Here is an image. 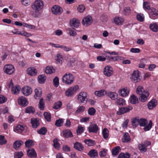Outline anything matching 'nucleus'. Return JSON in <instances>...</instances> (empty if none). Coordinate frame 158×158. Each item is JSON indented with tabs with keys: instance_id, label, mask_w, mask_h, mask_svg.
<instances>
[{
	"instance_id": "f257e3e1",
	"label": "nucleus",
	"mask_w": 158,
	"mask_h": 158,
	"mask_svg": "<svg viewBox=\"0 0 158 158\" xmlns=\"http://www.w3.org/2000/svg\"><path fill=\"white\" fill-rule=\"evenodd\" d=\"M148 122L145 118H139V124L140 126L144 127L143 130L145 131H149L152 127V123L151 120H150L148 125Z\"/></svg>"
},
{
	"instance_id": "f03ea898",
	"label": "nucleus",
	"mask_w": 158,
	"mask_h": 158,
	"mask_svg": "<svg viewBox=\"0 0 158 158\" xmlns=\"http://www.w3.org/2000/svg\"><path fill=\"white\" fill-rule=\"evenodd\" d=\"M75 77L70 73H67L65 74L62 77V82L67 85H70L73 82Z\"/></svg>"
},
{
	"instance_id": "7ed1b4c3",
	"label": "nucleus",
	"mask_w": 158,
	"mask_h": 158,
	"mask_svg": "<svg viewBox=\"0 0 158 158\" xmlns=\"http://www.w3.org/2000/svg\"><path fill=\"white\" fill-rule=\"evenodd\" d=\"M88 95L85 92H81L78 96V101L82 103H86L88 100Z\"/></svg>"
},
{
	"instance_id": "20e7f679",
	"label": "nucleus",
	"mask_w": 158,
	"mask_h": 158,
	"mask_svg": "<svg viewBox=\"0 0 158 158\" xmlns=\"http://www.w3.org/2000/svg\"><path fill=\"white\" fill-rule=\"evenodd\" d=\"M43 2L40 0H38L35 1L33 5H32L31 7L35 12H37L43 8Z\"/></svg>"
},
{
	"instance_id": "39448f33",
	"label": "nucleus",
	"mask_w": 158,
	"mask_h": 158,
	"mask_svg": "<svg viewBox=\"0 0 158 158\" xmlns=\"http://www.w3.org/2000/svg\"><path fill=\"white\" fill-rule=\"evenodd\" d=\"M78 88L79 86L77 85L71 87L65 91V94L67 97H71L73 95Z\"/></svg>"
},
{
	"instance_id": "423d86ee",
	"label": "nucleus",
	"mask_w": 158,
	"mask_h": 158,
	"mask_svg": "<svg viewBox=\"0 0 158 158\" xmlns=\"http://www.w3.org/2000/svg\"><path fill=\"white\" fill-rule=\"evenodd\" d=\"M3 70L5 73L11 75L14 72L15 69L14 66L12 64H7L4 66Z\"/></svg>"
},
{
	"instance_id": "0eeeda50",
	"label": "nucleus",
	"mask_w": 158,
	"mask_h": 158,
	"mask_svg": "<svg viewBox=\"0 0 158 158\" xmlns=\"http://www.w3.org/2000/svg\"><path fill=\"white\" fill-rule=\"evenodd\" d=\"M103 73L106 76L110 77L113 75L114 71L113 69L110 66L107 65L104 68Z\"/></svg>"
},
{
	"instance_id": "6e6552de",
	"label": "nucleus",
	"mask_w": 158,
	"mask_h": 158,
	"mask_svg": "<svg viewBox=\"0 0 158 158\" xmlns=\"http://www.w3.org/2000/svg\"><path fill=\"white\" fill-rule=\"evenodd\" d=\"M132 109V107L131 106H128L125 107H121L118 110L117 112V114L121 115L124 113H127Z\"/></svg>"
},
{
	"instance_id": "1a4fd4ad",
	"label": "nucleus",
	"mask_w": 158,
	"mask_h": 158,
	"mask_svg": "<svg viewBox=\"0 0 158 158\" xmlns=\"http://www.w3.org/2000/svg\"><path fill=\"white\" fill-rule=\"evenodd\" d=\"M51 10L53 14L56 15H60L63 11L62 8L57 5L53 6L51 9Z\"/></svg>"
},
{
	"instance_id": "9d476101",
	"label": "nucleus",
	"mask_w": 158,
	"mask_h": 158,
	"mask_svg": "<svg viewBox=\"0 0 158 158\" xmlns=\"http://www.w3.org/2000/svg\"><path fill=\"white\" fill-rule=\"evenodd\" d=\"M132 81L136 83L139 81L141 79L138 71H134L131 77Z\"/></svg>"
},
{
	"instance_id": "9b49d317",
	"label": "nucleus",
	"mask_w": 158,
	"mask_h": 158,
	"mask_svg": "<svg viewBox=\"0 0 158 158\" xmlns=\"http://www.w3.org/2000/svg\"><path fill=\"white\" fill-rule=\"evenodd\" d=\"M92 21V17L90 16H87L82 19V23L83 25L87 26L90 25Z\"/></svg>"
},
{
	"instance_id": "f8f14e48",
	"label": "nucleus",
	"mask_w": 158,
	"mask_h": 158,
	"mask_svg": "<svg viewBox=\"0 0 158 158\" xmlns=\"http://www.w3.org/2000/svg\"><path fill=\"white\" fill-rule=\"evenodd\" d=\"M80 21L77 19L73 18L70 20V26L73 29L78 28L79 26Z\"/></svg>"
},
{
	"instance_id": "ddd939ff",
	"label": "nucleus",
	"mask_w": 158,
	"mask_h": 158,
	"mask_svg": "<svg viewBox=\"0 0 158 158\" xmlns=\"http://www.w3.org/2000/svg\"><path fill=\"white\" fill-rule=\"evenodd\" d=\"M22 92L26 96H28L32 92V89L29 86H25L22 89Z\"/></svg>"
},
{
	"instance_id": "4468645a",
	"label": "nucleus",
	"mask_w": 158,
	"mask_h": 158,
	"mask_svg": "<svg viewBox=\"0 0 158 158\" xmlns=\"http://www.w3.org/2000/svg\"><path fill=\"white\" fill-rule=\"evenodd\" d=\"M18 103L23 106H25L27 105L28 102L27 99L24 97H21L18 99Z\"/></svg>"
},
{
	"instance_id": "2eb2a0df",
	"label": "nucleus",
	"mask_w": 158,
	"mask_h": 158,
	"mask_svg": "<svg viewBox=\"0 0 158 158\" xmlns=\"http://www.w3.org/2000/svg\"><path fill=\"white\" fill-rule=\"evenodd\" d=\"M35 94L34 96V98L36 99H39L41 96L42 91L41 88L37 87L35 90Z\"/></svg>"
},
{
	"instance_id": "dca6fc26",
	"label": "nucleus",
	"mask_w": 158,
	"mask_h": 158,
	"mask_svg": "<svg viewBox=\"0 0 158 158\" xmlns=\"http://www.w3.org/2000/svg\"><path fill=\"white\" fill-rule=\"evenodd\" d=\"M31 123L32 127L33 128H37L40 125L39 119L37 118H31Z\"/></svg>"
},
{
	"instance_id": "f3484780",
	"label": "nucleus",
	"mask_w": 158,
	"mask_h": 158,
	"mask_svg": "<svg viewBox=\"0 0 158 158\" xmlns=\"http://www.w3.org/2000/svg\"><path fill=\"white\" fill-rule=\"evenodd\" d=\"M27 155L29 157H37L36 153L35 150L31 148L27 151Z\"/></svg>"
},
{
	"instance_id": "a211bd4d",
	"label": "nucleus",
	"mask_w": 158,
	"mask_h": 158,
	"mask_svg": "<svg viewBox=\"0 0 158 158\" xmlns=\"http://www.w3.org/2000/svg\"><path fill=\"white\" fill-rule=\"evenodd\" d=\"M157 104V101L155 99H152L148 104V107L149 109L151 110L155 107Z\"/></svg>"
},
{
	"instance_id": "6ab92c4d",
	"label": "nucleus",
	"mask_w": 158,
	"mask_h": 158,
	"mask_svg": "<svg viewBox=\"0 0 158 158\" xmlns=\"http://www.w3.org/2000/svg\"><path fill=\"white\" fill-rule=\"evenodd\" d=\"M113 20L114 23L117 25L122 24L124 21L123 18L119 17H116Z\"/></svg>"
},
{
	"instance_id": "aec40b11",
	"label": "nucleus",
	"mask_w": 158,
	"mask_h": 158,
	"mask_svg": "<svg viewBox=\"0 0 158 158\" xmlns=\"http://www.w3.org/2000/svg\"><path fill=\"white\" fill-rule=\"evenodd\" d=\"M98 129V126L95 124H93L89 127V131L90 132L96 133Z\"/></svg>"
},
{
	"instance_id": "412c9836",
	"label": "nucleus",
	"mask_w": 158,
	"mask_h": 158,
	"mask_svg": "<svg viewBox=\"0 0 158 158\" xmlns=\"http://www.w3.org/2000/svg\"><path fill=\"white\" fill-rule=\"evenodd\" d=\"M74 148L80 151H81L84 149V147L79 142H76L74 143Z\"/></svg>"
},
{
	"instance_id": "4be33fe9",
	"label": "nucleus",
	"mask_w": 158,
	"mask_h": 158,
	"mask_svg": "<svg viewBox=\"0 0 158 158\" xmlns=\"http://www.w3.org/2000/svg\"><path fill=\"white\" fill-rule=\"evenodd\" d=\"M119 94L123 97L128 95L129 93V91L126 87L119 89Z\"/></svg>"
},
{
	"instance_id": "5701e85b",
	"label": "nucleus",
	"mask_w": 158,
	"mask_h": 158,
	"mask_svg": "<svg viewBox=\"0 0 158 158\" xmlns=\"http://www.w3.org/2000/svg\"><path fill=\"white\" fill-rule=\"evenodd\" d=\"M62 133L63 136L65 138H68L73 137V135L70 130H64L63 131Z\"/></svg>"
},
{
	"instance_id": "b1692460",
	"label": "nucleus",
	"mask_w": 158,
	"mask_h": 158,
	"mask_svg": "<svg viewBox=\"0 0 158 158\" xmlns=\"http://www.w3.org/2000/svg\"><path fill=\"white\" fill-rule=\"evenodd\" d=\"M150 16L151 18L155 17L158 15V11L156 9L152 7L149 10Z\"/></svg>"
},
{
	"instance_id": "393cba45",
	"label": "nucleus",
	"mask_w": 158,
	"mask_h": 158,
	"mask_svg": "<svg viewBox=\"0 0 158 158\" xmlns=\"http://www.w3.org/2000/svg\"><path fill=\"white\" fill-rule=\"evenodd\" d=\"M27 73L31 76H35L37 73V71L34 68H29L27 70Z\"/></svg>"
},
{
	"instance_id": "a878e982",
	"label": "nucleus",
	"mask_w": 158,
	"mask_h": 158,
	"mask_svg": "<svg viewBox=\"0 0 158 158\" xmlns=\"http://www.w3.org/2000/svg\"><path fill=\"white\" fill-rule=\"evenodd\" d=\"M148 92V91H145L144 89L141 86H138L136 89L137 93L140 95L141 94H145V93Z\"/></svg>"
},
{
	"instance_id": "bb28decb",
	"label": "nucleus",
	"mask_w": 158,
	"mask_h": 158,
	"mask_svg": "<svg viewBox=\"0 0 158 158\" xmlns=\"http://www.w3.org/2000/svg\"><path fill=\"white\" fill-rule=\"evenodd\" d=\"M23 144V141L21 140L15 141L13 144L14 148L16 150H18L21 145Z\"/></svg>"
},
{
	"instance_id": "cd10ccee",
	"label": "nucleus",
	"mask_w": 158,
	"mask_h": 158,
	"mask_svg": "<svg viewBox=\"0 0 158 158\" xmlns=\"http://www.w3.org/2000/svg\"><path fill=\"white\" fill-rule=\"evenodd\" d=\"M131 124L132 126L136 127L138 125V123L139 124V118L138 117H136L131 119Z\"/></svg>"
},
{
	"instance_id": "c85d7f7f",
	"label": "nucleus",
	"mask_w": 158,
	"mask_h": 158,
	"mask_svg": "<svg viewBox=\"0 0 158 158\" xmlns=\"http://www.w3.org/2000/svg\"><path fill=\"white\" fill-rule=\"evenodd\" d=\"M55 60L57 61L58 63L61 64L63 58L60 53H58L56 54L55 57Z\"/></svg>"
},
{
	"instance_id": "c756f323",
	"label": "nucleus",
	"mask_w": 158,
	"mask_h": 158,
	"mask_svg": "<svg viewBox=\"0 0 158 158\" xmlns=\"http://www.w3.org/2000/svg\"><path fill=\"white\" fill-rule=\"evenodd\" d=\"M88 155L91 157L94 158L98 156V152L96 150L92 149L89 151Z\"/></svg>"
},
{
	"instance_id": "7c9ffc66",
	"label": "nucleus",
	"mask_w": 158,
	"mask_h": 158,
	"mask_svg": "<svg viewBox=\"0 0 158 158\" xmlns=\"http://www.w3.org/2000/svg\"><path fill=\"white\" fill-rule=\"evenodd\" d=\"M149 95V92L145 93V94H141L140 95V97L139 98V100L141 102H145L147 99V98Z\"/></svg>"
},
{
	"instance_id": "2f4dec72",
	"label": "nucleus",
	"mask_w": 158,
	"mask_h": 158,
	"mask_svg": "<svg viewBox=\"0 0 158 158\" xmlns=\"http://www.w3.org/2000/svg\"><path fill=\"white\" fill-rule=\"evenodd\" d=\"M55 70L52 66H47L45 69V72L47 74H51L54 73Z\"/></svg>"
},
{
	"instance_id": "473e14b6",
	"label": "nucleus",
	"mask_w": 158,
	"mask_h": 158,
	"mask_svg": "<svg viewBox=\"0 0 158 158\" xmlns=\"http://www.w3.org/2000/svg\"><path fill=\"white\" fill-rule=\"evenodd\" d=\"M38 78L39 82L40 83L43 84L45 82L46 79V77L44 75H41L38 77Z\"/></svg>"
},
{
	"instance_id": "72a5a7b5",
	"label": "nucleus",
	"mask_w": 158,
	"mask_h": 158,
	"mask_svg": "<svg viewBox=\"0 0 158 158\" xmlns=\"http://www.w3.org/2000/svg\"><path fill=\"white\" fill-rule=\"evenodd\" d=\"M121 150L119 146H116L113 149L112 154L113 155L116 156Z\"/></svg>"
},
{
	"instance_id": "f704fd0d",
	"label": "nucleus",
	"mask_w": 158,
	"mask_h": 158,
	"mask_svg": "<svg viewBox=\"0 0 158 158\" xmlns=\"http://www.w3.org/2000/svg\"><path fill=\"white\" fill-rule=\"evenodd\" d=\"M94 93L96 95L99 97H101L106 94V92L104 90H101L100 91H96Z\"/></svg>"
},
{
	"instance_id": "c9c22d12",
	"label": "nucleus",
	"mask_w": 158,
	"mask_h": 158,
	"mask_svg": "<svg viewBox=\"0 0 158 158\" xmlns=\"http://www.w3.org/2000/svg\"><path fill=\"white\" fill-rule=\"evenodd\" d=\"M21 88L19 86L13 87L11 89V91L13 94H16L19 93Z\"/></svg>"
},
{
	"instance_id": "e433bc0d",
	"label": "nucleus",
	"mask_w": 158,
	"mask_h": 158,
	"mask_svg": "<svg viewBox=\"0 0 158 158\" xmlns=\"http://www.w3.org/2000/svg\"><path fill=\"white\" fill-rule=\"evenodd\" d=\"M47 131V129L44 127H42L37 131V132L38 134L43 135H45Z\"/></svg>"
},
{
	"instance_id": "4c0bfd02",
	"label": "nucleus",
	"mask_w": 158,
	"mask_h": 158,
	"mask_svg": "<svg viewBox=\"0 0 158 158\" xmlns=\"http://www.w3.org/2000/svg\"><path fill=\"white\" fill-rule=\"evenodd\" d=\"M138 147L139 150L141 152H145L147 151V148L145 147V145L143 144L142 143L139 144Z\"/></svg>"
},
{
	"instance_id": "58836bf2",
	"label": "nucleus",
	"mask_w": 158,
	"mask_h": 158,
	"mask_svg": "<svg viewBox=\"0 0 158 158\" xmlns=\"http://www.w3.org/2000/svg\"><path fill=\"white\" fill-rule=\"evenodd\" d=\"M107 95L111 98L112 100H115V96H117L118 94L117 93L114 92H110L106 93Z\"/></svg>"
},
{
	"instance_id": "ea45409f",
	"label": "nucleus",
	"mask_w": 158,
	"mask_h": 158,
	"mask_svg": "<svg viewBox=\"0 0 158 158\" xmlns=\"http://www.w3.org/2000/svg\"><path fill=\"white\" fill-rule=\"evenodd\" d=\"M85 143L89 146H93L95 144V141L89 139H85L84 140Z\"/></svg>"
},
{
	"instance_id": "a19ab883",
	"label": "nucleus",
	"mask_w": 158,
	"mask_h": 158,
	"mask_svg": "<svg viewBox=\"0 0 158 158\" xmlns=\"http://www.w3.org/2000/svg\"><path fill=\"white\" fill-rule=\"evenodd\" d=\"M150 28L151 30L154 32L158 31V25L156 24L153 23L150 24Z\"/></svg>"
},
{
	"instance_id": "79ce46f5",
	"label": "nucleus",
	"mask_w": 158,
	"mask_h": 158,
	"mask_svg": "<svg viewBox=\"0 0 158 158\" xmlns=\"http://www.w3.org/2000/svg\"><path fill=\"white\" fill-rule=\"evenodd\" d=\"M130 139V137L128 133H125L123 135V138L122 139V142L124 143L127 142Z\"/></svg>"
},
{
	"instance_id": "37998d69",
	"label": "nucleus",
	"mask_w": 158,
	"mask_h": 158,
	"mask_svg": "<svg viewBox=\"0 0 158 158\" xmlns=\"http://www.w3.org/2000/svg\"><path fill=\"white\" fill-rule=\"evenodd\" d=\"M131 102L133 104H135L138 102V100L136 97L134 95L131 96Z\"/></svg>"
},
{
	"instance_id": "c03bdc74",
	"label": "nucleus",
	"mask_w": 158,
	"mask_h": 158,
	"mask_svg": "<svg viewBox=\"0 0 158 158\" xmlns=\"http://www.w3.org/2000/svg\"><path fill=\"white\" fill-rule=\"evenodd\" d=\"M25 112L28 113H34L35 112V109L32 107L30 106L27 107L25 109Z\"/></svg>"
},
{
	"instance_id": "a18cd8bd",
	"label": "nucleus",
	"mask_w": 158,
	"mask_h": 158,
	"mask_svg": "<svg viewBox=\"0 0 158 158\" xmlns=\"http://www.w3.org/2000/svg\"><path fill=\"white\" fill-rule=\"evenodd\" d=\"M144 18L143 15V14L139 13L137 15L136 19L138 20L140 22H142L144 21Z\"/></svg>"
},
{
	"instance_id": "49530a36",
	"label": "nucleus",
	"mask_w": 158,
	"mask_h": 158,
	"mask_svg": "<svg viewBox=\"0 0 158 158\" xmlns=\"http://www.w3.org/2000/svg\"><path fill=\"white\" fill-rule=\"evenodd\" d=\"M45 118L47 121L50 122L51 120V116L50 114L47 112H45L44 114Z\"/></svg>"
},
{
	"instance_id": "de8ad7c7",
	"label": "nucleus",
	"mask_w": 158,
	"mask_h": 158,
	"mask_svg": "<svg viewBox=\"0 0 158 158\" xmlns=\"http://www.w3.org/2000/svg\"><path fill=\"white\" fill-rule=\"evenodd\" d=\"M130 155L129 153L124 154L123 153H121L118 156V158H129Z\"/></svg>"
},
{
	"instance_id": "09e8293b",
	"label": "nucleus",
	"mask_w": 158,
	"mask_h": 158,
	"mask_svg": "<svg viewBox=\"0 0 158 158\" xmlns=\"http://www.w3.org/2000/svg\"><path fill=\"white\" fill-rule=\"evenodd\" d=\"M39 107L41 110H43L44 107V103L43 101V99L41 98L40 99L39 104Z\"/></svg>"
},
{
	"instance_id": "8fccbe9b",
	"label": "nucleus",
	"mask_w": 158,
	"mask_h": 158,
	"mask_svg": "<svg viewBox=\"0 0 158 158\" xmlns=\"http://www.w3.org/2000/svg\"><path fill=\"white\" fill-rule=\"evenodd\" d=\"M62 105V103L60 101H58L54 104L53 108L56 110L58 109L61 107Z\"/></svg>"
},
{
	"instance_id": "3c124183",
	"label": "nucleus",
	"mask_w": 158,
	"mask_h": 158,
	"mask_svg": "<svg viewBox=\"0 0 158 158\" xmlns=\"http://www.w3.org/2000/svg\"><path fill=\"white\" fill-rule=\"evenodd\" d=\"M63 123V121L62 119H59L56 121L55 125L57 127H60L62 125Z\"/></svg>"
},
{
	"instance_id": "603ef678",
	"label": "nucleus",
	"mask_w": 158,
	"mask_h": 158,
	"mask_svg": "<svg viewBox=\"0 0 158 158\" xmlns=\"http://www.w3.org/2000/svg\"><path fill=\"white\" fill-rule=\"evenodd\" d=\"M103 135L104 139H106L108 138L109 131L106 128H104L103 130Z\"/></svg>"
},
{
	"instance_id": "864d4df0",
	"label": "nucleus",
	"mask_w": 158,
	"mask_h": 158,
	"mask_svg": "<svg viewBox=\"0 0 158 158\" xmlns=\"http://www.w3.org/2000/svg\"><path fill=\"white\" fill-rule=\"evenodd\" d=\"M96 112L95 109L93 107L89 108L88 110V113L90 115H94Z\"/></svg>"
},
{
	"instance_id": "5fc2aeb1",
	"label": "nucleus",
	"mask_w": 158,
	"mask_h": 158,
	"mask_svg": "<svg viewBox=\"0 0 158 158\" xmlns=\"http://www.w3.org/2000/svg\"><path fill=\"white\" fill-rule=\"evenodd\" d=\"M116 103L119 105H125V101L123 98H120L117 100L116 102Z\"/></svg>"
},
{
	"instance_id": "6e6d98bb",
	"label": "nucleus",
	"mask_w": 158,
	"mask_h": 158,
	"mask_svg": "<svg viewBox=\"0 0 158 158\" xmlns=\"http://www.w3.org/2000/svg\"><path fill=\"white\" fill-rule=\"evenodd\" d=\"M24 129V127L23 126L18 125L16 126L15 128V130L18 132H22L23 131Z\"/></svg>"
},
{
	"instance_id": "4d7b16f0",
	"label": "nucleus",
	"mask_w": 158,
	"mask_h": 158,
	"mask_svg": "<svg viewBox=\"0 0 158 158\" xmlns=\"http://www.w3.org/2000/svg\"><path fill=\"white\" fill-rule=\"evenodd\" d=\"M84 130V128L81 126H79L77 130V132L78 135H80L83 133Z\"/></svg>"
},
{
	"instance_id": "13d9d810",
	"label": "nucleus",
	"mask_w": 158,
	"mask_h": 158,
	"mask_svg": "<svg viewBox=\"0 0 158 158\" xmlns=\"http://www.w3.org/2000/svg\"><path fill=\"white\" fill-rule=\"evenodd\" d=\"M25 146L26 148L30 147L33 145V141L32 140L27 141L25 142Z\"/></svg>"
},
{
	"instance_id": "bf43d9fd",
	"label": "nucleus",
	"mask_w": 158,
	"mask_h": 158,
	"mask_svg": "<svg viewBox=\"0 0 158 158\" xmlns=\"http://www.w3.org/2000/svg\"><path fill=\"white\" fill-rule=\"evenodd\" d=\"M7 141L5 139L4 136L0 135V144L3 145L6 143Z\"/></svg>"
},
{
	"instance_id": "052dcab7",
	"label": "nucleus",
	"mask_w": 158,
	"mask_h": 158,
	"mask_svg": "<svg viewBox=\"0 0 158 158\" xmlns=\"http://www.w3.org/2000/svg\"><path fill=\"white\" fill-rule=\"evenodd\" d=\"M68 30L69 31V33L70 36H74L76 35L77 33L76 32L73 30L69 28L68 29Z\"/></svg>"
},
{
	"instance_id": "680f3d73",
	"label": "nucleus",
	"mask_w": 158,
	"mask_h": 158,
	"mask_svg": "<svg viewBox=\"0 0 158 158\" xmlns=\"http://www.w3.org/2000/svg\"><path fill=\"white\" fill-rule=\"evenodd\" d=\"M54 85L56 87H57L59 85V80L57 77H56L53 80Z\"/></svg>"
},
{
	"instance_id": "e2e57ef3",
	"label": "nucleus",
	"mask_w": 158,
	"mask_h": 158,
	"mask_svg": "<svg viewBox=\"0 0 158 158\" xmlns=\"http://www.w3.org/2000/svg\"><path fill=\"white\" fill-rule=\"evenodd\" d=\"M54 146L55 148H59L60 146V144L58 142L57 138H55L53 140Z\"/></svg>"
},
{
	"instance_id": "0e129e2a",
	"label": "nucleus",
	"mask_w": 158,
	"mask_h": 158,
	"mask_svg": "<svg viewBox=\"0 0 158 158\" xmlns=\"http://www.w3.org/2000/svg\"><path fill=\"white\" fill-rule=\"evenodd\" d=\"M85 109V107L83 106H79L76 111L77 113H79L84 111Z\"/></svg>"
},
{
	"instance_id": "69168bd1",
	"label": "nucleus",
	"mask_w": 158,
	"mask_h": 158,
	"mask_svg": "<svg viewBox=\"0 0 158 158\" xmlns=\"http://www.w3.org/2000/svg\"><path fill=\"white\" fill-rule=\"evenodd\" d=\"M143 7L144 9H146L148 10H150L151 9L149 3L146 2H144Z\"/></svg>"
},
{
	"instance_id": "338daca9",
	"label": "nucleus",
	"mask_w": 158,
	"mask_h": 158,
	"mask_svg": "<svg viewBox=\"0 0 158 158\" xmlns=\"http://www.w3.org/2000/svg\"><path fill=\"white\" fill-rule=\"evenodd\" d=\"M22 152H16L15 154L14 157L15 158H21L23 155Z\"/></svg>"
},
{
	"instance_id": "774afa93",
	"label": "nucleus",
	"mask_w": 158,
	"mask_h": 158,
	"mask_svg": "<svg viewBox=\"0 0 158 158\" xmlns=\"http://www.w3.org/2000/svg\"><path fill=\"white\" fill-rule=\"evenodd\" d=\"M7 100V98L4 96L0 95V104L5 103Z\"/></svg>"
}]
</instances>
